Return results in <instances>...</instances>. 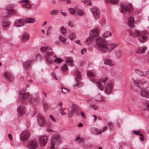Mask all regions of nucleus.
<instances>
[{"mask_svg": "<svg viewBox=\"0 0 149 149\" xmlns=\"http://www.w3.org/2000/svg\"><path fill=\"white\" fill-rule=\"evenodd\" d=\"M96 45L95 46V48H98L103 53L109 52L110 53L111 51L116 47L118 45V43L111 42L108 45L111 48L110 49L108 46L107 42L104 38L99 37L96 40Z\"/></svg>", "mask_w": 149, "mask_h": 149, "instance_id": "obj_1", "label": "nucleus"}, {"mask_svg": "<svg viewBox=\"0 0 149 149\" xmlns=\"http://www.w3.org/2000/svg\"><path fill=\"white\" fill-rule=\"evenodd\" d=\"M42 52H45L47 50L46 53L47 56L46 57V59L49 62L52 61V59L51 58V56H52L54 54L52 49L48 46H44L42 47L40 49Z\"/></svg>", "mask_w": 149, "mask_h": 149, "instance_id": "obj_2", "label": "nucleus"}, {"mask_svg": "<svg viewBox=\"0 0 149 149\" xmlns=\"http://www.w3.org/2000/svg\"><path fill=\"white\" fill-rule=\"evenodd\" d=\"M121 9H119L121 13L124 12H130L133 9V6L131 3L127 4L125 2H123L120 5Z\"/></svg>", "mask_w": 149, "mask_h": 149, "instance_id": "obj_3", "label": "nucleus"}, {"mask_svg": "<svg viewBox=\"0 0 149 149\" xmlns=\"http://www.w3.org/2000/svg\"><path fill=\"white\" fill-rule=\"evenodd\" d=\"M114 84L113 83L110 82L107 84L104 91V93L107 95L110 94L112 90Z\"/></svg>", "mask_w": 149, "mask_h": 149, "instance_id": "obj_4", "label": "nucleus"}, {"mask_svg": "<svg viewBox=\"0 0 149 149\" xmlns=\"http://www.w3.org/2000/svg\"><path fill=\"white\" fill-rule=\"evenodd\" d=\"M6 12L3 14V17H8L16 13L17 11L12 8H8L6 10Z\"/></svg>", "mask_w": 149, "mask_h": 149, "instance_id": "obj_5", "label": "nucleus"}, {"mask_svg": "<svg viewBox=\"0 0 149 149\" xmlns=\"http://www.w3.org/2000/svg\"><path fill=\"white\" fill-rule=\"evenodd\" d=\"M38 146V142L34 141H29L27 144V147L30 149H36Z\"/></svg>", "mask_w": 149, "mask_h": 149, "instance_id": "obj_6", "label": "nucleus"}, {"mask_svg": "<svg viewBox=\"0 0 149 149\" xmlns=\"http://www.w3.org/2000/svg\"><path fill=\"white\" fill-rule=\"evenodd\" d=\"M61 141V136L57 134L53 135L51 139L52 143L55 144L59 143Z\"/></svg>", "mask_w": 149, "mask_h": 149, "instance_id": "obj_7", "label": "nucleus"}, {"mask_svg": "<svg viewBox=\"0 0 149 149\" xmlns=\"http://www.w3.org/2000/svg\"><path fill=\"white\" fill-rule=\"evenodd\" d=\"M76 75V77L75 79L76 81H80L81 79V75L79 72L77 70L76 71V73L75 74ZM82 84L81 82H78L75 84V86H77L78 87H80L82 86Z\"/></svg>", "mask_w": 149, "mask_h": 149, "instance_id": "obj_8", "label": "nucleus"}, {"mask_svg": "<svg viewBox=\"0 0 149 149\" xmlns=\"http://www.w3.org/2000/svg\"><path fill=\"white\" fill-rule=\"evenodd\" d=\"M29 136V134L28 132L23 131L20 136V139L22 141H25L28 139Z\"/></svg>", "mask_w": 149, "mask_h": 149, "instance_id": "obj_9", "label": "nucleus"}, {"mask_svg": "<svg viewBox=\"0 0 149 149\" xmlns=\"http://www.w3.org/2000/svg\"><path fill=\"white\" fill-rule=\"evenodd\" d=\"M48 140V137L46 136H42L39 139L40 144L41 146H44L46 144Z\"/></svg>", "mask_w": 149, "mask_h": 149, "instance_id": "obj_10", "label": "nucleus"}, {"mask_svg": "<svg viewBox=\"0 0 149 149\" xmlns=\"http://www.w3.org/2000/svg\"><path fill=\"white\" fill-rule=\"evenodd\" d=\"M91 10L94 17L96 19H98L99 17L100 13L99 9L97 7H94L92 8Z\"/></svg>", "mask_w": 149, "mask_h": 149, "instance_id": "obj_11", "label": "nucleus"}, {"mask_svg": "<svg viewBox=\"0 0 149 149\" xmlns=\"http://www.w3.org/2000/svg\"><path fill=\"white\" fill-rule=\"evenodd\" d=\"M71 111L68 113V116L71 117L74 113H76L77 115L78 114V112H77V105L73 104L71 106Z\"/></svg>", "mask_w": 149, "mask_h": 149, "instance_id": "obj_12", "label": "nucleus"}, {"mask_svg": "<svg viewBox=\"0 0 149 149\" xmlns=\"http://www.w3.org/2000/svg\"><path fill=\"white\" fill-rule=\"evenodd\" d=\"M26 112V108L22 106H19L17 107V112L19 116L23 115Z\"/></svg>", "mask_w": 149, "mask_h": 149, "instance_id": "obj_13", "label": "nucleus"}, {"mask_svg": "<svg viewBox=\"0 0 149 149\" xmlns=\"http://www.w3.org/2000/svg\"><path fill=\"white\" fill-rule=\"evenodd\" d=\"M19 97L21 100L25 101L26 102L29 101V100H28L29 97V94L28 93H24L23 94L19 93Z\"/></svg>", "mask_w": 149, "mask_h": 149, "instance_id": "obj_14", "label": "nucleus"}, {"mask_svg": "<svg viewBox=\"0 0 149 149\" xmlns=\"http://www.w3.org/2000/svg\"><path fill=\"white\" fill-rule=\"evenodd\" d=\"M37 120L38 123L40 126H42L45 124V118L40 115H39L37 116Z\"/></svg>", "mask_w": 149, "mask_h": 149, "instance_id": "obj_15", "label": "nucleus"}, {"mask_svg": "<svg viewBox=\"0 0 149 149\" xmlns=\"http://www.w3.org/2000/svg\"><path fill=\"white\" fill-rule=\"evenodd\" d=\"M15 24L16 26L17 27H21L24 26L25 24V22L22 19L16 20L15 22Z\"/></svg>", "mask_w": 149, "mask_h": 149, "instance_id": "obj_16", "label": "nucleus"}, {"mask_svg": "<svg viewBox=\"0 0 149 149\" xmlns=\"http://www.w3.org/2000/svg\"><path fill=\"white\" fill-rule=\"evenodd\" d=\"M89 33L90 36L92 38L97 37L99 35L98 30L97 29H94L91 30Z\"/></svg>", "mask_w": 149, "mask_h": 149, "instance_id": "obj_17", "label": "nucleus"}, {"mask_svg": "<svg viewBox=\"0 0 149 149\" xmlns=\"http://www.w3.org/2000/svg\"><path fill=\"white\" fill-rule=\"evenodd\" d=\"M147 49V47L145 46H143L141 47H138L137 50L136 51V52L139 54L144 53L145 51Z\"/></svg>", "mask_w": 149, "mask_h": 149, "instance_id": "obj_18", "label": "nucleus"}, {"mask_svg": "<svg viewBox=\"0 0 149 149\" xmlns=\"http://www.w3.org/2000/svg\"><path fill=\"white\" fill-rule=\"evenodd\" d=\"M4 77L10 81H12L14 79L12 73L9 72H5L4 73Z\"/></svg>", "mask_w": 149, "mask_h": 149, "instance_id": "obj_19", "label": "nucleus"}, {"mask_svg": "<svg viewBox=\"0 0 149 149\" xmlns=\"http://www.w3.org/2000/svg\"><path fill=\"white\" fill-rule=\"evenodd\" d=\"M140 95L142 97L148 98L149 96V92L146 89H142L141 90Z\"/></svg>", "mask_w": 149, "mask_h": 149, "instance_id": "obj_20", "label": "nucleus"}, {"mask_svg": "<svg viewBox=\"0 0 149 149\" xmlns=\"http://www.w3.org/2000/svg\"><path fill=\"white\" fill-rule=\"evenodd\" d=\"M148 39V37L146 35L141 33L138 38V39L141 42H143L146 41Z\"/></svg>", "mask_w": 149, "mask_h": 149, "instance_id": "obj_21", "label": "nucleus"}, {"mask_svg": "<svg viewBox=\"0 0 149 149\" xmlns=\"http://www.w3.org/2000/svg\"><path fill=\"white\" fill-rule=\"evenodd\" d=\"M32 62L31 60H29L25 61L23 63V65L25 69H27L29 68L31 65Z\"/></svg>", "mask_w": 149, "mask_h": 149, "instance_id": "obj_22", "label": "nucleus"}, {"mask_svg": "<svg viewBox=\"0 0 149 149\" xmlns=\"http://www.w3.org/2000/svg\"><path fill=\"white\" fill-rule=\"evenodd\" d=\"M127 24L128 25L132 28L134 27V18L132 17H130L128 18Z\"/></svg>", "mask_w": 149, "mask_h": 149, "instance_id": "obj_23", "label": "nucleus"}, {"mask_svg": "<svg viewBox=\"0 0 149 149\" xmlns=\"http://www.w3.org/2000/svg\"><path fill=\"white\" fill-rule=\"evenodd\" d=\"M29 39V35L27 33H24L22 36V41L24 43L27 41Z\"/></svg>", "mask_w": 149, "mask_h": 149, "instance_id": "obj_24", "label": "nucleus"}, {"mask_svg": "<svg viewBox=\"0 0 149 149\" xmlns=\"http://www.w3.org/2000/svg\"><path fill=\"white\" fill-rule=\"evenodd\" d=\"M20 2L22 3V5L24 7L30 8L31 6V5L29 3L28 0H22Z\"/></svg>", "mask_w": 149, "mask_h": 149, "instance_id": "obj_25", "label": "nucleus"}, {"mask_svg": "<svg viewBox=\"0 0 149 149\" xmlns=\"http://www.w3.org/2000/svg\"><path fill=\"white\" fill-rule=\"evenodd\" d=\"M103 60L104 64L108 65L110 66H112L113 65L112 61L109 59L105 58Z\"/></svg>", "mask_w": 149, "mask_h": 149, "instance_id": "obj_26", "label": "nucleus"}, {"mask_svg": "<svg viewBox=\"0 0 149 149\" xmlns=\"http://www.w3.org/2000/svg\"><path fill=\"white\" fill-rule=\"evenodd\" d=\"M107 126H104L102 130H101L99 131L98 132H94V133L96 135H98L99 134L103 132H104L106 130H107Z\"/></svg>", "mask_w": 149, "mask_h": 149, "instance_id": "obj_27", "label": "nucleus"}, {"mask_svg": "<svg viewBox=\"0 0 149 149\" xmlns=\"http://www.w3.org/2000/svg\"><path fill=\"white\" fill-rule=\"evenodd\" d=\"M104 101L105 99L104 97H102L101 95H98L96 97V101Z\"/></svg>", "mask_w": 149, "mask_h": 149, "instance_id": "obj_28", "label": "nucleus"}, {"mask_svg": "<svg viewBox=\"0 0 149 149\" xmlns=\"http://www.w3.org/2000/svg\"><path fill=\"white\" fill-rule=\"evenodd\" d=\"M96 84L97 85L98 88L101 91L103 90L104 88V86L103 84L99 82H97L96 83Z\"/></svg>", "mask_w": 149, "mask_h": 149, "instance_id": "obj_29", "label": "nucleus"}, {"mask_svg": "<svg viewBox=\"0 0 149 149\" xmlns=\"http://www.w3.org/2000/svg\"><path fill=\"white\" fill-rule=\"evenodd\" d=\"M92 37L91 36L88 37L85 41V43L86 45H88L93 42V40L92 39Z\"/></svg>", "mask_w": 149, "mask_h": 149, "instance_id": "obj_30", "label": "nucleus"}, {"mask_svg": "<svg viewBox=\"0 0 149 149\" xmlns=\"http://www.w3.org/2000/svg\"><path fill=\"white\" fill-rule=\"evenodd\" d=\"M140 33H139L137 31H134L130 33V35H132L134 37H139L140 35Z\"/></svg>", "mask_w": 149, "mask_h": 149, "instance_id": "obj_31", "label": "nucleus"}, {"mask_svg": "<svg viewBox=\"0 0 149 149\" xmlns=\"http://www.w3.org/2000/svg\"><path fill=\"white\" fill-rule=\"evenodd\" d=\"M26 21L28 23H32L36 21L35 19L31 18H27Z\"/></svg>", "mask_w": 149, "mask_h": 149, "instance_id": "obj_32", "label": "nucleus"}, {"mask_svg": "<svg viewBox=\"0 0 149 149\" xmlns=\"http://www.w3.org/2000/svg\"><path fill=\"white\" fill-rule=\"evenodd\" d=\"M59 40L60 42L63 44H65L66 42L65 38L61 36H60L59 37Z\"/></svg>", "mask_w": 149, "mask_h": 149, "instance_id": "obj_33", "label": "nucleus"}, {"mask_svg": "<svg viewBox=\"0 0 149 149\" xmlns=\"http://www.w3.org/2000/svg\"><path fill=\"white\" fill-rule=\"evenodd\" d=\"M102 36L103 37L106 38L111 36V32H106L102 34Z\"/></svg>", "mask_w": 149, "mask_h": 149, "instance_id": "obj_34", "label": "nucleus"}, {"mask_svg": "<svg viewBox=\"0 0 149 149\" xmlns=\"http://www.w3.org/2000/svg\"><path fill=\"white\" fill-rule=\"evenodd\" d=\"M88 76L89 77H92L94 76L95 74L91 71H88L87 73Z\"/></svg>", "mask_w": 149, "mask_h": 149, "instance_id": "obj_35", "label": "nucleus"}, {"mask_svg": "<svg viewBox=\"0 0 149 149\" xmlns=\"http://www.w3.org/2000/svg\"><path fill=\"white\" fill-rule=\"evenodd\" d=\"M135 72L136 74L139 75L145 76V74H144V72L138 70H135Z\"/></svg>", "mask_w": 149, "mask_h": 149, "instance_id": "obj_36", "label": "nucleus"}, {"mask_svg": "<svg viewBox=\"0 0 149 149\" xmlns=\"http://www.w3.org/2000/svg\"><path fill=\"white\" fill-rule=\"evenodd\" d=\"M10 25V23L8 22H5L1 24V26L3 27H7Z\"/></svg>", "mask_w": 149, "mask_h": 149, "instance_id": "obj_37", "label": "nucleus"}, {"mask_svg": "<svg viewBox=\"0 0 149 149\" xmlns=\"http://www.w3.org/2000/svg\"><path fill=\"white\" fill-rule=\"evenodd\" d=\"M68 38L71 40H72L75 39V37L74 33L70 34L68 36Z\"/></svg>", "mask_w": 149, "mask_h": 149, "instance_id": "obj_38", "label": "nucleus"}, {"mask_svg": "<svg viewBox=\"0 0 149 149\" xmlns=\"http://www.w3.org/2000/svg\"><path fill=\"white\" fill-rule=\"evenodd\" d=\"M68 69L67 66L66 64H64L61 67V70L62 71H64Z\"/></svg>", "mask_w": 149, "mask_h": 149, "instance_id": "obj_39", "label": "nucleus"}, {"mask_svg": "<svg viewBox=\"0 0 149 149\" xmlns=\"http://www.w3.org/2000/svg\"><path fill=\"white\" fill-rule=\"evenodd\" d=\"M99 22L101 25H103L105 23V19L104 18L101 19L100 20Z\"/></svg>", "mask_w": 149, "mask_h": 149, "instance_id": "obj_40", "label": "nucleus"}, {"mask_svg": "<svg viewBox=\"0 0 149 149\" xmlns=\"http://www.w3.org/2000/svg\"><path fill=\"white\" fill-rule=\"evenodd\" d=\"M63 60L61 58H56L54 60V62L56 63H60L63 62Z\"/></svg>", "mask_w": 149, "mask_h": 149, "instance_id": "obj_41", "label": "nucleus"}, {"mask_svg": "<svg viewBox=\"0 0 149 149\" xmlns=\"http://www.w3.org/2000/svg\"><path fill=\"white\" fill-rule=\"evenodd\" d=\"M62 90L61 92L64 94H66L69 92V90L68 89H67L66 88H61Z\"/></svg>", "mask_w": 149, "mask_h": 149, "instance_id": "obj_42", "label": "nucleus"}, {"mask_svg": "<svg viewBox=\"0 0 149 149\" xmlns=\"http://www.w3.org/2000/svg\"><path fill=\"white\" fill-rule=\"evenodd\" d=\"M77 13L78 15L80 16H83L84 15V12L83 11L81 10H78Z\"/></svg>", "mask_w": 149, "mask_h": 149, "instance_id": "obj_43", "label": "nucleus"}, {"mask_svg": "<svg viewBox=\"0 0 149 149\" xmlns=\"http://www.w3.org/2000/svg\"><path fill=\"white\" fill-rule=\"evenodd\" d=\"M110 3L112 4H116L119 2V0H109Z\"/></svg>", "mask_w": 149, "mask_h": 149, "instance_id": "obj_44", "label": "nucleus"}, {"mask_svg": "<svg viewBox=\"0 0 149 149\" xmlns=\"http://www.w3.org/2000/svg\"><path fill=\"white\" fill-rule=\"evenodd\" d=\"M50 13L52 15H56L58 14V12L56 10H53Z\"/></svg>", "mask_w": 149, "mask_h": 149, "instance_id": "obj_45", "label": "nucleus"}, {"mask_svg": "<svg viewBox=\"0 0 149 149\" xmlns=\"http://www.w3.org/2000/svg\"><path fill=\"white\" fill-rule=\"evenodd\" d=\"M75 141L79 143H81L83 142V140L78 137H77L75 139Z\"/></svg>", "mask_w": 149, "mask_h": 149, "instance_id": "obj_46", "label": "nucleus"}, {"mask_svg": "<svg viewBox=\"0 0 149 149\" xmlns=\"http://www.w3.org/2000/svg\"><path fill=\"white\" fill-rule=\"evenodd\" d=\"M61 32L63 34H65L66 32V29L63 26L61 28Z\"/></svg>", "mask_w": 149, "mask_h": 149, "instance_id": "obj_47", "label": "nucleus"}, {"mask_svg": "<svg viewBox=\"0 0 149 149\" xmlns=\"http://www.w3.org/2000/svg\"><path fill=\"white\" fill-rule=\"evenodd\" d=\"M90 105L91 107L93 108L95 110H96L98 108V107L97 105H96L90 104Z\"/></svg>", "mask_w": 149, "mask_h": 149, "instance_id": "obj_48", "label": "nucleus"}, {"mask_svg": "<svg viewBox=\"0 0 149 149\" xmlns=\"http://www.w3.org/2000/svg\"><path fill=\"white\" fill-rule=\"evenodd\" d=\"M73 61H68L66 62V63L67 65H73L74 64L72 63Z\"/></svg>", "mask_w": 149, "mask_h": 149, "instance_id": "obj_49", "label": "nucleus"}, {"mask_svg": "<svg viewBox=\"0 0 149 149\" xmlns=\"http://www.w3.org/2000/svg\"><path fill=\"white\" fill-rule=\"evenodd\" d=\"M49 117L51 120L54 122H56V120L54 117L52 115H49Z\"/></svg>", "mask_w": 149, "mask_h": 149, "instance_id": "obj_50", "label": "nucleus"}, {"mask_svg": "<svg viewBox=\"0 0 149 149\" xmlns=\"http://www.w3.org/2000/svg\"><path fill=\"white\" fill-rule=\"evenodd\" d=\"M81 115L82 117L84 119L86 118V115L85 113L83 111H81Z\"/></svg>", "mask_w": 149, "mask_h": 149, "instance_id": "obj_51", "label": "nucleus"}, {"mask_svg": "<svg viewBox=\"0 0 149 149\" xmlns=\"http://www.w3.org/2000/svg\"><path fill=\"white\" fill-rule=\"evenodd\" d=\"M140 136V140L141 141H144V136L142 134H140L139 135Z\"/></svg>", "mask_w": 149, "mask_h": 149, "instance_id": "obj_52", "label": "nucleus"}, {"mask_svg": "<svg viewBox=\"0 0 149 149\" xmlns=\"http://www.w3.org/2000/svg\"><path fill=\"white\" fill-rule=\"evenodd\" d=\"M69 10L71 14H74L75 11L73 8H69Z\"/></svg>", "mask_w": 149, "mask_h": 149, "instance_id": "obj_53", "label": "nucleus"}, {"mask_svg": "<svg viewBox=\"0 0 149 149\" xmlns=\"http://www.w3.org/2000/svg\"><path fill=\"white\" fill-rule=\"evenodd\" d=\"M133 80L134 82V84L138 88H140V87L139 86L138 83L133 78Z\"/></svg>", "mask_w": 149, "mask_h": 149, "instance_id": "obj_54", "label": "nucleus"}, {"mask_svg": "<svg viewBox=\"0 0 149 149\" xmlns=\"http://www.w3.org/2000/svg\"><path fill=\"white\" fill-rule=\"evenodd\" d=\"M60 111L62 115H64L66 114V113L63 111V109L62 108H60Z\"/></svg>", "mask_w": 149, "mask_h": 149, "instance_id": "obj_55", "label": "nucleus"}, {"mask_svg": "<svg viewBox=\"0 0 149 149\" xmlns=\"http://www.w3.org/2000/svg\"><path fill=\"white\" fill-rule=\"evenodd\" d=\"M55 143H52L51 144V145L50 147V149H54V144Z\"/></svg>", "mask_w": 149, "mask_h": 149, "instance_id": "obj_56", "label": "nucleus"}, {"mask_svg": "<svg viewBox=\"0 0 149 149\" xmlns=\"http://www.w3.org/2000/svg\"><path fill=\"white\" fill-rule=\"evenodd\" d=\"M45 130L46 132H54V131H53V130L51 129H46Z\"/></svg>", "mask_w": 149, "mask_h": 149, "instance_id": "obj_57", "label": "nucleus"}, {"mask_svg": "<svg viewBox=\"0 0 149 149\" xmlns=\"http://www.w3.org/2000/svg\"><path fill=\"white\" fill-rule=\"evenodd\" d=\"M109 127L111 129L113 128V126L111 123H109L108 124Z\"/></svg>", "mask_w": 149, "mask_h": 149, "instance_id": "obj_58", "label": "nucleus"}, {"mask_svg": "<svg viewBox=\"0 0 149 149\" xmlns=\"http://www.w3.org/2000/svg\"><path fill=\"white\" fill-rule=\"evenodd\" d=\"M140 132V131L138 130V131H134L133 132V133L136 134V135H137L138 134H139Z\"/></svg>", "mask_w": 149, "mask_h": 149, "instance_id": "obj_59", "label": "nucleus"}, {"mask_svg": "<svg viewBox=\"0 0 149 149\" xmlns=\"http://www.w3.org/2000/svg\"><path fill=\"white\" fill-rule=\"evenodd\" d=\"M26 89H23V90L19 92V93H21V94L24 93H25V92L26 91Z\"/></svg>", "mask_w": 149, "mask_h": 149, "instance_id": "obj_60", "label": "nucleus"}, {"mask_svg": "<svg viewBox=\"0 0 149 149\" xmlns=\"http://www.w3.org/2000/svg\"><path fill=\"white\" fill-rule=\"evenodd\" d=\"M68 25L71 27H73V26L72 23L71 22H69L68 23Z\"/></svg>", "mask_w": 149, "mask_h": 149, "instance_id": "obj_61", "label": "nucleus"}, {"mask_svg": "<svg viewBox=\"0 0 149 149\" xmlns=\"http://www.w3.org/2000/svg\"><path fill=\"white\" fill-rule=\"evenodd\" d=\"M86 49H82L81 52V54H83L84 53V51L86 52Z\"/></svg>", "mask_w": 149, "mask_h": 149, "instance_id": "obj_62", "label": "nucleus"}, {"mask_svg": "<svg viewBox=\"0 0 149 149\" xmlns=\"http://www.w3.org/2000/svg\"><path fill=\"white\" fill-rule=\"evenodd\" d=\"M47 104H43V108H44V110H46V109L47 108Z\"/></svg>", "mask_w": 149, "mask_h": 149, "instance_id": "obj_63", "label": "nucleus"}, {"mask_svg": "<svg viewBox=\"0 0 149 149\" xmlns=\"http://www.w3.org/2000/svg\"><path fill=\"white\" fill-rule=\"evenodd\" d=\"M107 79V77H105L102 79V81L103 82H105Z\"/></svg>", "mask_w": 149, "mask_h": 149, "instance_id": "obj_64", "label": "nucleus"}]
</instances>
